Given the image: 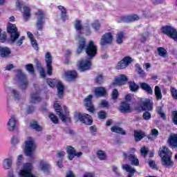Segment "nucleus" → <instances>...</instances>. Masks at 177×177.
<instances>
[{"mask_svg":"<svg viewBox=\"0 0 177 177\" xmlns=\"http://www.w3.org/2000/svg\"><path fill=\"white\" fill-rule=\"evenodd\" d=\"M7 32L10 35V39L11 42H15L19 39V37H20V33L17 30V27H16V24L9 23L7 26Z\"/></svg>","mask_w":177,"mask_h":177,"instance_id":"obj_4","label":"nucleus"},{"mask_svg":"<svg viewBox=\"0 0 177 177\" xmlns=\"http://www.w3.org/2000/svg\"><path fill=\"white\" fill-rule=\"evenodd\" d=\"M26 70L32 75H35V69L32 64H28L25 66Z\"/></svg>","mask_w":177,"mask_h":177,"instance_id":"obj_40","label":"nucleus"},{"mask_svg":"<svg viewBox=\"0 0 177 177\" xmlns=\"http://www.w3.org/2000/svg\"><path fill=\"white\" fill-rule=\"evenodd\" d=\"M172 122H174V125H177V111H174L172 112Z\"/></svg>","mask_w":177,"mask_h":177,"instance_id":"obj_56","label":"nucleus"},{"mask_svg":"<svg viewBox=\"0 0 177 177\" xmlns=\"http://www.w3.org/2000/svg\"><path fill=\"white\" fill-rule=\"evenodd\" d=\"M45 62L46 64V69H47V75H52L53 74V66H52V63L53 59L52 58V55L50 53L47 52L45 55Z\"/></svg>","mask_w":177,"mask_h":177,"instance_id":"obj_14","label":"nucleus"},{"mask_svg":"<svg viewBox=\"0 0 177 177\" xmlns=\"http://www.w3.org/2000/svg\"><path fill=\"white\" fill-rule=\"evenodd\" d=\"M12 54V50L8 46H0V57L8 58Z\"/></svg>","mask_w":177,"mask_h":177,"instance_id":"obj_19","label":"nucleus"},{"mask_svg":"<svg viewBox=\"0 0 177 177\" xmlns=\"http://www.w3.org/2000/svg\"><path fill=\"white\" fill-rule=\"evenodd\" d=\"M13 163V160H12V157L6 158L3 161V168L4 169H10L12 167V164Z\"/></svg>","mask_w":177,"mask_h":177,"instance_id":"obj_34","label":"nucleus"},{"mask_svg":"<svg viewBox=\"0 0 177 177\" xmlns=\"http://www.w3.org/2000/svg\"><path fill=\"white\" fill-rule=\"evenodd\" d=\"M39 167L43 172L45 174H50V165L46 162L45 160H41L39 162Z\"/></svg>","mask_w":177,"mask_h":177,"instance_id":"obj_18","label":"nucleus"},{"mask_svg":"<svg viewBox=\"0 0 177 177\" xmlns=\"http://www.w3.org/2000/svg\"><path fill=\"white\" fill-rule=\"evenodd\" d=\"M161 31L165 35H168L172 39H177V31L174 27L170 26H165L162 27Z\"/></svg>","mask_w":177,"mask_h":177,"instance_id":"obj_11","label":"nucleus"},{"mask_svg":"<svg viewBox=\"0 0 177 177\" xmlns=\"http://www.w3.org/2000/svg\"><path fill=\"white\" fill-rule=\"evenodd\" d=\"M42 98L39 97V93L36 92L31 95V103H39Z\"/></svg>","mask_w":177,"mask_h":177,"instance_id":"obj_32","label":"nucleus"},{"mask_svg":"<svg viewBox=\"0 0 177 177\" xmlns=\"http://www.w3.org/2000/svg\"><path fill=\"white\" fill-rule=\"evenodd\" d=\"M27 35L30 39L32 48H34L35 50H38V49H39V48L38 47V43L37 42V40L34 39V35H32V33L30 31H28Z\"/></svg>","mask_w":177,"mask_h":177,"instance_id":"obj_27","label":"nucleus"},{"mask_svg":"<svg viewBox=\"0 0 177 177\" xmlns=\"http://www.w3.org/2000/svg\"><path fill=\"white\" fill-rule=\"evenodd\" d=\"M170 92L171 93V96L173 99L177 100V89L175 87H170Z\"/></svg>","mask_w":177,"mask_h":177,"instance_id":"obj_52","label":"nucleus"},{"mask_svg":"<svg viewBox=\"0 0 177 177\" xmlns=\"http://www.w3.org/2000/svg\"><path fill=\"white\" fill-rule=\"evenodd\" d=\"M95 84H97L98 85H101V84H103L104 82V77L103 75H98L96 78L95 79Z\"/></svg>","mask_w":177,"mask_h":177,"instance_id":"obj_49","label":"nucleus"},{"mask_svg":"<svg viewBox=\"0 0 177 177\" xmlns=\"http://www.w3.org/2000/svg\"><path fill=\"white\" fill-rule=\"evenodd\" d=\"M11 143L12 145H17V143H19V138L16 137V136H14L11 138Z\"/></svg>","mask_w":177,"mask_h":177,"instance_id":"obj_61","label":"nucleus"},{"mask_svg":"<svg viewBox=\"0 0 177 177\" xmlns=\"http://www.w3.org/2000/svg\"><path fill=\"white\" fill-rule=\"evenodd\" d=\"M148 164L150 168H153V169H157V165H156V162L154 160H149Z\"/></svg>","mask_w":177,"mask_h":177,"instance_id":"obj_57","label":"nucleus"},{"mask_svg":"<svg viewBox=\"0 0 177 177\" xmlns=\"http://www.w3.org/2000/svg\"><path fill=\"white\" fill-rule=\"evenodd\" d=\"M66 78L68 81H75L78 78V73L75 71H68L64 73Z\"/></svg>","mask_w":177,"mask_h":177,"instance_id":"obj_20","label":"nucleus"},{"mask_svg":"<svg viewBox=\"0 0 177 177\" xmlns=\"http://www.w3.org/2000/svg\"><path fill=\"white\" fill-rule=\"evenodd\" d=\"M54 109L56 115L59 116L62 122H68L71 123V118L70 117V112L68 111V109L67 108V106H64V113H63V109L59 103L54 104Z\"/></svg>","mask_w":177,"mask_h":177,"instance_id":"obj_3","label":"nucleus"},{"mask_svg":"<svg viewBox=\"0 0 177 177\" xmlns=\"http://www.w3.org/2000/svg\"><path fill=\"white\" fill-rule=\"evenodd\" d=\"M147 38H149V32H145L144 33L140 35V41L142 44H145L146 41H147Z\"/></svg>","mask_w":177,"mask_h":177,"instance_id":"obj_43","label":"nucleus"},{"mask_svg":"<svg viewBox=\"0 0 177 177\" xmlns=\"http://www.w3.org/2000/svg\"><path fill=\"white\" fill-rule=\"evenodd\" d=\"M97 156L100 160V161H103L104 160H106L107 155L106 154V152L104 151L98 150L97 151Z\"/></svg>","mask_w":177,"mask_h":177,"instance_id":"obj_38","label":"nucleus"},{"mask_svg":"<svg viewBox=\"0 0 177 177\" xmlns=\"http://www.w3.org/2000/svg\"><path fill=\"white\" fill-rule=\"evenodd\" d=\"M167 143L171 149H177V134H171L167 140Z\"/></svg>","mask_w":177,"mask_h":177,"instance_id":"obj_21","label":"nucleus"},{"mask_svg":"<svg viewBox=\"0 0 177 177\" xmlns=\"http://www.w3.org/2000/svg\"><path fill=\"white\" fill-rule=\"evenodd\" d=\"M119 111H120V113H123L124 114L131 113L132 109L131 108V104L127 102H122L119 106Z\"/></svg>","mask_w":177,"mask_h":177,"instance_id":"obj_16","label":"nucleus"},{"mask_svg":"<svg viewBox=\"0 0 177 177\" xmlns=\"http://www.w3.org/2000/svg\"><path fill=\"white\" fill-rule=\"evenodd\" d=\"M16 73L17 78V80H19L21 84V89H26L28 86V81H27V76L26 75V74H24V73H23V71H21V69L17 70Z\"/></svg>","mask_w":177,"mask_h":177,"instance_id":"obj_8","label":"nucleus"},{"mask_svg":"<svg viewBox=\"0 0 177 177\" xmlns=\"http://www.w3.org/2000/svg\"><path fill=\"white\" fill-rule=\"evenodd\" d=\"M111 132H115V133H120V135H126L127 133L122 128L118 127V126H113L111 128Z\"/></svg>","mask_w":177,"mask_h":177,"instance_id":"obj_35","label":"nucleus"},{"mask_svg":"<svg viewBox=\"0 0 177 177\" xmlns=\"http://www.w3.org/2000/svg\"><path fill=\"white\" fill-rule=\"evenodd\" d=\"M66 177H75V175L74 174V172H73V171L69 170V171L66 173Z\"/></svg>","mask_w":177,"mask_h":177,"instance_id":"obj_64","label":"nucleus"},{"mask_svg":"<svg viewBox=\"0 0 177 177\" xmlns=\"http://www.w3.org/2000/svg\"><path fill=\"white\" fill-rule=\"evenodd\" d=\"M128 82V77L124 74H121L119 76L115 77L112 84L115 86H122Z\"/></svg>","mask_w":177,"mask_h":177,"instance_id":"obj_15","label":"nucleus"},{"mask_svg":"<svg viewBox=\"0 0 177 177\" xmlns=\"http://www.w3.org/2000/svg\"><path fill=\"white\" fill-rule=\"evenodd\" d=\"M16 124H17V120H16V118L15 115L11 116V118L9 120L8 122L7 123L9 131H15L16 128Z\"/></svg>","mask_w":177,"mask_h":177,"instance_id":"obj_26","label":"nucleus"},{"mask_svg":"<svg viewBox=\"0 0 177 177\" xmlns=\"http://www.w3.org/2000/svg\"><path fill=\"white\" fill-rule=\"evenodd\" d=\"M77 47L76 50L77 55H81L85 51L87 59H81L78 62L77 68L82 73L89 71L92 67V59L97 55V46L93 40L88 41L86 44V39L81 35H78Z\"/></svg>","mask_w":177,"mask_h":177,"instance_id":"obj_1","label":"nucleus"},{"mask_svg":"<svg viewBox=\"0 0 177 177\" xmlns=\"http://www.w3.org/2000/svg\"><path fill=\"white\" fill-rule=\"evenodd\" d=\"M132 62H133L132 57L130 56H125L117 63L115 68V70H125L127 67L129 66V64H131Z\"/></svg>","mask_w":177,"mask_h":177,"instance_id":"obj_7","label":"nucleus"},{"mask_svg":"<svg viewBox=\"0 0 177 177\" xmlns=\"http://www.w3.org/2000/svg\"><path fill=\"white\" fill-rule=\"evenodd\" d=\"M151 134L152 135V136H154V138H157L159 135L158 130L153 129L151 131Z\"/></svg>","mask_w":177,"mask_h":177,"instance_id":"obj_62","label":"nucleus"},{"mask_svg":"<svg viewBox=\"0 0 177 177\" xmlns=\"http://www.w3.org/2000/svg\"><path fill=\"white\" fill-rule=\"evenodd\" d=\"M153 103L150 99H146L141 104L140 106L136 107L135 110L138 111H153Z\"/></svg>","mask_w":177,"mask_h":177,"instance_id":"obj_10","label":"nucleus"},{"mask_svg":"<svg viewBox=\"0 0 177 177\" xmlns=\"http://www.w3.org/2000/svg\"><path fill=\"white\" fill-rule=\"evenodd\" d=\"M135 66H136V71L138 72V75H140L141 78L146 77V75H147V73H146V72H145V71L142 69V68L140 67V65L139 64H136Z\"/></svg>","mask_w":177,"mask_h":177,"instance_id":"obj_31","label":"nucleus"},{"mask_svg":"<svg viewBox=\"0 0 177 177\" xmlns=\"http://www.w3.org/2000/svg\"><path fill=\"white\" fill-rule=\"evenodd\" d=\"M26 39V37L24 36L21 37L17 41V46H21L23 45V41Z\"/></svg>","mask_w":177,"mask_h":177,"instance_id":"obj_63","label":"nucleus"},{"mask_svg":"<svg viewBox=\"0 0 177 177\" xmlns=\"http://www.w3.org/2000/svg\"><path fill=\"white\" fill-rule=\"evenodd\" d=\"M97 115L99 120H105V118L107 117V113L104 111H100L97 113Z\"/></svg>","mask_w":177,"mask_h":177,"instance_id":"obj_51","label":"nucleus"},{"mask_svg":"<svg viewBox=\"0 0 177 177\" xmlns=\"http://www.w3.org/2000/svg\"><path fill=\"white\" fill-rule=\"evenodd\" d=\"M122 169L129 172V174H133V168H132V167L128 164L123 165Z\"/></svg>","mask_w":177,"mask_h":177,"instance_id":"obj_47","label":"nucleus"},{"mask_svg":"<svg viewBox=\"0 0 177 177\" xmlns=\"http://www.w3.org/2000/svg\"><path fill=\"white\" fill-rule=\"evenodd\" d=\"M12 95H14V97H15V99H17V100H19V99H20V93H19L17 91L13 89V90L12 91Z\"/></svg>","mask_w":177,"mask_h":177,"instance_id":"obj_59","label":"nucleus"},{"mask_svg":"<svg viewBox=\"0 0 177 177\" xmlns=\"http://www.w3.org/2000/svg\"><path fill=\"white\" fill-rule=\"evenodd\" d=\"M35 111V107L32 106H28L26 110L27 114H32V113Z\"/></svg>","mask_w":177,"mask_h":177,"instance_id":"obj_58","label":"nucleus"},{"mask_svg":"<svg viewBox=\"0 0 177 177\" xmlns=\"http://www.w3.org/2000/svg\"><path fill=\"white\" fill-rule=\"evenodd\" d=\"M40 68V75L43 77V78H46V73L45 72V69L44 68V67H42V65H41V63L39 64V66Z\"/></svg>","mask_w":177,"mask_h":177,"instance_id":"obj_55","label":"nucleus"},{"mask_svg":"<svg viewBox=\"0 0 177 177\" xmlns=\"http://www.w3.org/2000/svg\"><path fill=\"white\" fill-rule=\"evenodd\" d=\"M149 111H145L142 114V118L145 121H149V120L151 119V113L149 112Z\"/></svg>","mask_w":177,"mask_h":177,"instance_id":"obj_48","label":"nucleus"},{"mask_svg":"<svg viewBox=\"0 0 177 177\" xmlns=\"http://www.w3.org/2000/svg\"><path fill=\"white\" fill-rule=\"evenodd\" d=\"M119 21L120 23H132L133 21V15L122 16Z\"/></svg>","mask_w":177,"mask_h":177,"instance_id":"obj_29","label":"nucleus"},{"mask_svg":"<svg viewBox=\"0 0 177 177\" xmlns=\"http://www.w3.org/2000/svg\"><path fill=\"white\" fill-rule=\"evenodd\" d=\"M125 101L123 102H126L127 103H129V102H131V100H132V94H127L125 95Z\"/></svg>","mask_w":177,"mask_h":177,"instance_id":"obj_60","label":"nucleus"},{"mask_svg":"<svg viewBox=\"0 0 177 177\" xmlns=\"http://www.w3.org/2000/svg\"><path fill=\"white\" fill-rule=\"evenodd\" d=\"M140 86L142 91H145V92L149 93V95H153V89L151 88V86H150V85H149L147 83H140Z\"/></svg>","mask_w":177,"mask_h":177,"instance_id":"obj_30","label":"nucleus"},{"mask_svg":"<svg viewBox=\"0 0 177 177\" xmlns=\"http://www.w3.org/2000/svg\"><path fill=\"white\" fill-rule=\"evenodd\" d=\"M159 156L162 160V165L165 168H171L174 167L172 161V152L166 146H162L158 151Z\"/></svg>","mask_w":177,"mask_h":177,"instance_id":"obj_2","label":"nucleus"},{"mask_svg":"<svg viewBox=\"0 0 177 177\" xmlns=\"http://www.w3.org/2000/svg\"><path fill=\"white\" fill-rule=\"evenodd\" d=\"M123 156L124 158V160H129V162H131V165H133V154H127V153L124 152Z\"/></svg>","mask_w":177,"mask_h":177,"instance_id":"obj_45","label":"nucleus"},{"mask_svg":"<svg viewBox=\"0 0 177 177\" xmlns=\"http://www.w3.org/2000/svg\"><path fill=\"white\" fill-rule=\"evenodd\" d=\"M37 149V144L31 137L28 138V140L25 142V154L28 157L32 156V151Z\"/></svg>","mask_w":177,"mask_h":177,"instance_id":"obj_5","label":"nucleus"},{"mask_svg":"<svg viewBox=\"0 0 177 177\" xmlns=\"http://www.w3.org/2000/svg\"><path fill=\"white\" fill-rule=\"evenodd\" d=\"M94 95L96 97H104L107 95V90L103 86L95 87Z\"/></svg>","mask_w":177,"mask_h":177,"instance_id":"obj_17","label":"nucleus"},{"mask_svg":"<svg viewBox=\"0 0 177 177\" xmlns=\"http://www.w3.org/2000/svg\"><path fill=\"white\" fill-rule=\"evenodd\" d=\"M91 26L95 29V31H99L100 30V22L99 20H95L91 24Z\"/></svg>","mask_w":177,"mask_h":177,"instance_id":"obj_46","label":"nucleus"},{"mask_svg":"<svg viewBox=\"0 0 177 177\" xmlns=\"http://www.w3.org/2000/svg\"><path fill=\"white\" fill-rule=\"evenodd\" d=\"M114 39V36L111 32H108L104 34L100 41V45L101 46H106V45H113V40Z\"/></svg>","mask_w":177,"mask_h":177,"instance_id":"obj_9","label":"nucleus"},{"mask_svg":"<svg viewBox=\"0 0 177 177\" xmlns=\"http://www.w3.org/2000/svg\"><path fill=\"white\" fill-rule=\"evenodd\" d=\"M75 149H74V147L72 146L68 145L66 147V153L68 154V158L70 160V161H73L75 157Z\"/></svg>","mask_w":177,"mask_h":177,"instance_id":"obj_24","label":"nucleus"},{"mask_svg":"<svg viewBox=\"0 0 177 177\" xmlns=\"http://www.w3.org/2000/svg\"><path fill=\"white\" fill-rule=\"evenodd\" d=\"M124 35H125V33H124V32H120L119 33H118L116 37V43L118 45H121V44H122L124 41Z\"/></svg>","mask_w":177,"mask_h":177,"instance_id":"obj_41","label":"nucleus"},{"mask_svg":"<svg viewBox=\"0 0 177 177\" xmlns=\"http://www.w3.org/2000/svg\"><path fill=\"white\" fill-rule=\"evenodd\" d=\"M154 91L155 95L156 96V100H161L162 99V94L161 93V88H160V86H156Z\"/></svg>","mask_w":177,"mask_h":177,"instance_id":"obj_39","label":"nucleus"},{"mask_svg":"<svg viewBox=\"0 0 177 177\" xmlns=\"http://www.w3.org/2000/svg\"><path fill=\"white\" fill-rule=\"evenodd\" d=\"M23 5H24V3L21 0H17L16 7L20 12H21V10H23Z\"/></svg>","mask_w":177,"mask_h":177,"instance_id":"obj_53","label":"nucleus"},{"mask_svg":"<svg viewBox=\"0 0 177 177\" xmlns=\"http://www.w3.org/2000/svg\"><path fill=\"white\" fill-rule=\"evenodd\" d=\"M75 118H77L82 124H85V125H92L93 124V120L92 119V116L88 113H75Z\"/></svg>","mask_w":177,"mask_h":177,"instance_id":"obj_6","label":"nucleus"},{"mask_svg":"<svg viewBox=\"0 0 177 177\" xmlns=\"http://www.w3.org/2000/svg\"><path fill=\"white\" fill-rule=\"evenodd\" d=\"M48 118H50V121L54 124H59V118H57V116L55 115V113H49Z\"/></svg>","mask_w":177,"mask_h":177,"instance_id":"obj_42","label":"nucleus"},{"mask_svg":"<svg viewBox=\"0 0 177 177\" xmlns=\"http://www.w3.org/2000/svg\"><path fill=\"white\" fill-rule=\"evenodd\" d=\"M37 21L36 23V27L38 31H42L44 30V26L45 24V12L42 10H39L37 12Z\"/></svg>","mask_w":177,"mask_h":177,"instance_id":"obj_12","label":"nucleus"},{"mask_svg":"<svg viewBox=\"0 0 177 177\" xmlns=\"http://www.w3.org/2000/svg\"><path fill=\"white\" fill-rule=\"evenodd\" d=\"M146 137V133L142 130H134L135 142H140L143 138Z\"/></svg>","mask_w":177,"mask_h":177,"instance_id":"obj_23","label":"nucleus"},{"mask_svg":"<svg viewBox=\"0 0 177 177\" xmlns=\"http://www.w3.org/2000/svg\"><path fill=\"white\" fill-rule=\"evenodd\" d=\"M75 29L76 31H82L84 30V26L82 25V21L79 19H76L75 21V24H74Z\"/></svg>","mask_w":177,"mask_h":177,"instance_id":"obj_36","label":"nucleus"},{"mask_svg":"<svg viewBox=\"0 0 177 177\" xmlns=\"http://www.w3.org/2000/svg\"><path fill=\"white\" fill-rule=\"evenodd\" d=\"M118 96H120V93H118V90L117 88H114L111 93L113 100H117L118 99Z\"/></svg>","mask_w":177,"mask_h":177,"instance_id":"obj_50","label":"nucleus"},{"mask_svg":"<svg viewBox=\"0 0 177 177\" xmlns=\"http://www.w3.org/2000/svg\"><path fill=\"white\" fill-rule=\"evenodd\" d=\"M30 128H32V129H35V131H37L38 132H41L42 131V127L38 124V122L35 120L30 122Z\"/></svg>","mask_w":177,"mask_h":177,"instance_id":"obj_37","label":"nucleus"},{"mask_svg":"<svg viewBox=\"0 0 177 177\" xmlns=\"http://www.w3.org/2000/svg\"><path fill=\"white\" fill-rule=\"evenodd\" d=\"M157 50L159 56L161 57H165V56H167V50H165L164 48L159 47L158 48Z\"/></svg>","mask_w":177,"mask_h":177,"instance_id":"obj_44","label":"nucleus"},{"mask_svg":"<svg viewBox=\"0 0 177 177\" xmlns=\"http://www.w3.org/2000/svg\"><path fill=\"white\" fill-rule=\"evenodd\" d=\"M24 9V19L25 21H28L31 17V8L27 6L23 7Z\"/></svg>","mask_w":177,"mask_h":177,"instance_id":"obj_28","label":"nucleus"},{"mask_svg":"<svg viewBox=\"0 0 177 177\" xmlns=\"http://www.w3.org/2000/svg\"><path fill=\"white\" fill-rule=\"evenodd\" d=\"M59 10L61 11V19L63 21H66V20H68V15H67V9L64 8L63 6H57Z\"/></svg>","mask_w":177,"mask_h":177,"instance_id":"obj_25","label":"nucleus"},{"mask_svg":"<svg viewBox=\"0 0 177 177\" xmlns=\"http://www.w3.org/2000/svg\"><path fill=\"white\" fill-rule=\"evenodd\" d=\"M56 88L57 89L58 97H59V99H63V97L64 96V90L66 89V87L63 85V82L59 81Z\"/></svg>","mask_w":177,"mask_h":177,"instance_id":"obj_22","label":"nucleus"},{"mask_svg":"<svg viewBox=\"0 0 177 177\" xmlns=\"http://www.w3.org/2000/svg\"><path fill=\"white\" fill-rule=\"evenodd\" d=\"M140 153H141V156H142V157L146 158V156H147V154L149 153V149L147 148L146 147H144L141 148Z\"/></svg>","mask_w":177,"mask_h":177,"instance_id":"obj_54","label":"nucleus"},{"mask_svg":"<svg viewBox=\"0 0 177 177\" xmlns=\"http://www.w3.org/2000/svg\"><path fill=\"white\" fill-rule=\"evenodd\" d=\"M59 81L60 80H57L56 79H47L46 82L48 86H50V88H56L59 84Z\"/></svg>","mask_w":177,"mask_h":177,"instance_id":"obj_33","label":"nucleus"},{"mask_svg":"<svg viewBox=\"0 0 177 177\" xmlns=\"http://www.w3.org/2000/svg\"><path fill=\"white\" fill-rule=\"evenodd\" d=\"M92 99H93V95H88L86 98H84V103L85 107H86L87 111L93 114L95 113V111H96V109H95V105H93Z\"/></svg>","mask_w":177,"mask_h":177,"instance_id":"obj_13","label":"nucleus"}]
</instances>
